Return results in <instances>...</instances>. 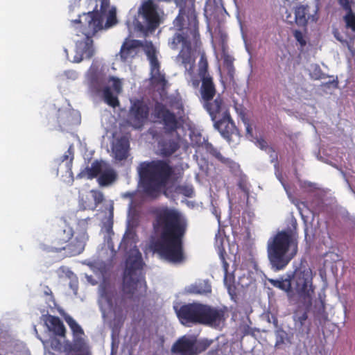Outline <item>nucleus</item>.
Wrapping results in <instances>:
<instances>
[{
    "label": "nucleus",
    "instance_id": "4468645a",
    "mask_svg": "<svg viewBox=\"0 0 355 355\" xmlns=\"http://www.w3.org/2000/svg\"><path fill=\"white\" fill-rule=\"evenodd\" d=\"M138 13L142 17L147 30L154 31L159 26L161 18L159 6L153 0H142Z\"/></svg>",
    "mask_w": 355,
    "mask_h": 355
},
{
    "label": "nucleus",
    "instance_id": "f8f14e48",
    "mask_svg": "<svg viewBox=\"0 0 355 355\" xmlns=\"http://www.w3.org/2000/svg\"><path fill=\"white\" fill-rule=\"evenodd\" d=\"M173 24L177 31H187L188 30L196 44L200 40L198 21L193 8L181 7L178 15L173 21Z\"/></svg>",
    "mask_w": 355,
    "mask_h": 355
},
{
    "label": "nucleus",
    "instance_id": "6e6552de",
    "mask_svg": "<svg viewBox=\"0 0 355 355\" xmlns=\"http://www.w3.org/2000/svg\"><path fill=\"white\" fill-rule=\"evenodd\" d=\"M198 73L202 81L200 90L201 95L200 101L209 114L214 117L216 114L222 110L223 105H225L223 98L220 94H218L216 98L214 99L216 94V89L212 77L208 73V64L207 61L200 66Z\"/></svg>",
    "mask_w": 355,
    "mask_h": 355
},
{
    "label": "nucleus",
    "instance_id": "cd10ccee",
    "mask_svg": "<svg viewBox=\"0 0 355 355\" xmlns=\"http://www.w3.org/2000/svg\"><path fill=\"white\" fill-rule=\"evenodd\" d=\"M74 158V150L72 146H70L68 150L64 153V154L60 157L61 163L64 164L66 171L69 174L71 177L73 176L72 172V164L73 160Z\"/></svg>",
    "mask_w": 355,
    "mask_h": 355
},
{
    "label": "nucleus",
    "instance_id": "9d476101",
    "mask_svg": "<svg viewBox=\"0 0 355 355\" xmlns=\"http://www.w3.org/2000/svg\"><path fill=\"white\" fill-rule=\"evenodd\" d=\"M209 116L214 122V128L229 144L233 141L234 137H240L239 131L232 119L226 105H223L222 110H219L214 117L212 115Z\"/></svg>",
    "mask_w": 355,
    "mask_h": 355
},
{
    "label": "nucleus",
    "instance_id": "a878e982",
    "mask_svg": "<svg viewBox=\"0 0 355 355\" xmlns=\"http://www.w3.org/2000/svg\"><path fill=\"white\" fill-rule=\"evenodd\" d=\"M224 239L221 236L218 237L216 236V246L218 250V253L219 254L220 259L223 263V268L225 274V280L227 279V276L228 274L229 269V263L227 262L225 259V256L227 255L226 251L223 246Z\"/></svg>",
    "mask_w": 355,
    "mask_h": 355
},
{
    "label": "nucleus",
    "instance_id": "49530a36",
    "mask_svg": "<svg viewBox=\"0 0 355 355\" xmlns=\"http://www.w3.org/2000/svg\"><path fill=\"white\" fill-rule=\"evenodd\" d=\"M272 323L275 327L278 326V320L276 317L272 316Z\"/></svg>",
    "mask_w": 355,
    "mask_h": 355
},
{
    "label": "nucleus",
    "instance_id": "473e14b6",
    "mask_svg": "<svg viewBox=\"0 0 355 355\" xmlns=\"http://www.w3.org/2000/svg\"><path fill=\"white\" fill-rule=\"evenodd\" d=\"M116 175L112 170H108L101 173L98 178V183L101 186H107L114 182Z\"/></svg>",
    "mask_w": 355,
    "mask_h": 355
},
{
    "label": "nucleus",
    "instance_id": "412c9836",
    "mask_svg": "<svg viewBox=\"0 0 355 355\" xmlns=\"http://www.w3.org/2000/svg\"><path fill=\"white\" fill-rule=\"evenodd\" d=\"M42 318L49 331L56 336L63 338L66 337V327L59 317L46 314L43 315Z\"/></svg>",
    "mask_w": 355,
    "mask_h": 355
},
{
    "label": "nucleus",
    "instance_id": "f257e3e1",
    "mask_svg": "<svg viewBox=\"0 0 355 355\" xmlns=\"http://www.w3.org/2000/svg\"><path fill=\"white\" fill-rule=\"evenodd\" d=\"M143 261L140 252L129 255L125 261L123 274L121 290L124 295H119L114 287L102 284L99 287V304L103 317L106 309L114 315L115 326H122L125 318V297L139 302L147 294V284L142 274Z\"/></svg>",
    "mask_w": 355,
    "mask_h": 355
},
{
    "label": "nucleus",
    "instance_id": "7c9ffc66",
    "mask_svg": "<svg viewBox=\"0 0 355 355\" xmlns=\"http://www.w3.org/2000/svg\"><path fill=\"white\" fill-rule=\"evenodd\" d=\"M64 319L70 327L74 336H81L84 335L83 329L71 316L65 315Z\"/></svg>",
    "mask_w": 355,
    "mask_h": 355
},
{
    "label": "nucleus",
    "instance_id": "c9c22d12",
    "mask_svg": "<svg viewBox=\"0 0 355 355\" xmlns=\"http://www.w3.org/2000/svg\"><path fill=\"white\" fill-rule=\"evenodd\" d=\"M287 338V333L282 328H279L275 331V346H279L284 343Z\"/></svg>",
    "mask_w": 355,
    "mask_h": 355
},
{
    "label": "nucleus",
    "instance_id": "79ce46f5",
    "mask_svg": "<svg viewBox=\"0 0 355 355\" xmlns=\"http://www.w3.org/2000/svg\"><path fill=\"white\" fill-rule=\"evenodd\" d=\"M324 85L328 88L330 87L331 85L333 86L334 88H337L338 86V82L337 80H334L332 81H329L324 84Z\"/></svg>",
    "mask_w": 355,
    "mask_h": 355
},
{
    "label": "nucleus",
    "instance_id": "de8ad7c7",
    "mask_svg": "<svg viewBox=\"0 0 355 355\" xmlns=\"http://www.w3.org/2000/svg\"><path fill=\"white\" fill-rule=\"evenodd\" d=\"M192 192H193L192 189H188L187 190L186 195H187V196H190V194H191Z\"/></svg>",
    "mask_w": 355,
    "mask_h": 355
},
{
    "label": "nucleus",
    "instance_id": "5701e85b",
    "mask_svg": "<svg viewBox=\"0 0 355 355\" xmlns=\"http://www.w3.org/2000/svg\"><path fill=\"white\" fill-rule=\"evenodd\" d=\"M129 141L125 137H121L113 144L112 151L116 159L122 161L128 156Z\"/></svg>",
    "mask_w": 355,
    "mask_h": 355
},
{
    "label": "nucleus",
    "instance_id": "bb28decb",
    "mask_svg": "<svg viewBox=\"0 0 355 355\" xmlns=\"http://www.w3.org/2000/svg\"><path fill=\"white\" fill-rule=\"evenodd\" d=\"M180 148L179 143L174 139L164 141L160 144L161 154L164 157H169Z\"/></svg>",
    "mask_w": 355,
    "mask_h": 355
},
{
    "label": "nucleus",
    "instance_id": "ddd939ff",
    "mask_svg": "<svg viewBox=\"0 0 355 355\" xmlns=\"http://www.w3.org/2000/svg\"><path fill=\"white\" fill-rule=\"evenodd\" d=\"M207 339L198 341L196 338L183 336L173 345L171 352L177 355H198L205 352L211 345Z\"/></svg>",
    "mask_w": 355,
    "mask_h": 355
},
{
    "label": "nucleus",
    "instance_id": "c85d7f7f",
    "mask_svg": "<svg viewBox=\"0 0 355 355\" xmlns=\"http://www.w3.org/2000/svg\"><path fill=\"white\" fill-rule=\"evenodd\" d=\"M307 6L301 5L295 10V20L297 25L306 26L307 24Z\"/></svg>",
    "mask_w": 355,
    "mask_h": 355
},
{
    "label": "nucleus",
    "instance_id": "c03bdc74",
    "mask_svg": "<svg viewBox=\"0 0 355 355\" xmlns=\"http://www.w3.org/2000/svg\"><path fill=\"white\" fill-rule=\"evenodd\" d=\"M44 294L45 295H52V291L50 288L47 286H44Z\"/></svg>",
    "mask_w": 355,
    "mask_h": 355
},
{
    "label": "nucleus",
    "instance_id": "20e7f679",
    "mask_svg": "<svg viewBox=\"0 0 355 355\" xmlns=\"http://www.w3.org/2000/svg\"><path fill=\"white\" fill-rule=\"evenodd\" d=\"M298 232L296 219L291 227L279 231L271 237L267 245L268 258L275 271L284 269L298 252Z\"/></svg>",
    "mask_w": 355,
    "mask_h": 355
},
{
    "label": "nucleus",
    "instance_id": "c756f323",
    "mask_svg": "<svg viewBox=\"0 0 355 355\" xmlns=\"http://www.w3.org/2000/svg\"><path fill=\"white\" fill-rule=\"evenodd\" d=\"M102 92L104 101L108 105L112 107H116L119 105L118 97L112 94L109 87H105Z\"/></svg>",
    "mask_w": 355,
    "mask_h": 355
},
{
    "label": "nucleus",
    "instance_id": "1a4fd4ad",
    "mask_svg": "<svg viewBox=\"0 0 355 355\" xmlns=\"http://www.w3.org/2000/svg\"><path fill=\"white\" fill-rule=\"evenodd\" d=\"M295 293L307 308L312 305L315 295L313 275L310 269H297L292 274V295Z\"/></svg>",
    "mask_w": 355,
    "mask_h": 355
},
{
    "label": "nucleus",
    "instance_id": "9b49d317",
    "mask_svg": "<svg viewBox=\"0 0 355 355\" xmlns=\"http://www.w3.org/2000/svg\"><path fill=\"white\" fill-rule=\"evenodd\" d=\"M192 42L196 43L191 35L187 31H176L168 40V45L171 49L180 51L177 55V60L187 67L191 60Z\"/></svg>",
    "mask_w": 355,
    "mask_h": 355
},
{
    "label": "nucleus",
    "instance_id": "72a5a7b5",
    "mask_svg": "<svg viewBox=\"0 0 355 355\" xmlns=\"http://www.w3.org/2000/svg\"><path fill=\"white\" fill-rule=\"evenodd\" d=\"M102 162L95 160L92 163L91 166L87 168L88 178L90 179L96 178L101 173Z\"/></svg>",
    "mask_w": 355,
    "mask_h": 355
},
{
    "label": "nucleus",
    "instance_id": "58836bf2",
    "mask_svg": "<svg viewBox=\"0 0 355 355\" xmlns=\"http://www.w3.org/2000/svg\"><path fill=\"white\" fill-rule=\"evenodd\" d=\"M340 8L345 10H350L352 9V5L354 3L353 0H336Z\"/></svg>",
    "mask_w": 355,
    "mask_h": 355
},
{
    "label": "nucleus",
    "instance_id": "0eeeda50",
    "mask_svg": "<svg viewBox=\"0 0 355 355\" xmlns=\"http://www.w3.org/2000/svg\"><path fill=\"white\" fill-rule=\"evenodd\" d=\"M153 115L157 121L163 125L166 133L176 132L182 125L184 115V108L180 98L175 96L168 99L167 105L156 102Z\"/></svg>",
    "mask_w": 355,
    "mask_h": 355
},
{
    "label": "nucleus",
    "instance_id": "e433bc0d",
    "mask_svg": "<svg viewBox=\"0 0 355 355\" xmlns=\"http://www.w3.org/2000/svg\"><path fill=\"white\" fill-rule=\"evenodd\" d=\"M293 36L296 41L300 44L301 47H304L306 45V41L304 38L303 33L300 30H295L293 31Z\"/></svg>",
    "mask_w": 355,
    "mask_h": 355
},
{
    "label": "nucleus",
    "instance_id": "4be33fe9",
    "mask_svg": "<svg viewBox=\"0 0 355 355\" xmlns=\"http://www.w3.org/2000/svg\"><path fill=\"white\" fill-rule=\"evenodd\" d=\"M202 147L207 153L214 157L220 164L229 168L230 171H234L238 169L239 166L237 163L229 157H224L211 143L206 141L203 143Z\"/></svg>",
    "mask_w": 355,
    "mask_h": 355
},
{
    "label": "nucleus",
    "instance_id": "a211bd4d",
    "mask_svg": "<svg viewBox=\"0 0 355 355\" xmlns=\"http://www.w3.org/2000/svg\"><path fill=\"white\" fill-rule=\"evenodd\" d=\"M146 56L150 64V79L152 81L162 87L167 84L165 75L160 72V64L157 58V51L154 46L151 44L147 46Z\"/></svg>",
    "mask_w": 355,
    "mask_h": 355
},
{
    "label": "nucleus",
    "instance_id": "f704fd0d",
    "mask_svg": "<svg viewBox=\"0 0 355 355\" xmlns=\"http://www.w3.org/2000/svg\"><path fill=\"white\" fill-rule=\"evenodd\" d=\"M345 12L346 14L343 17L345 26L347 28L351 29L355 33V13L353 12L352 9Z\"/></svg>",
    "mask_w": 355,
    "mask_h": 355
},
{
    "label": "nucleus",
    "instance_id": "aec40b11",
    "mask_svg": "<svg viewBox=\"0 0 355 355\" xmlns=\"http://www.w3.org/2000/svg\"><path fill=\"white\" fill-rule=\"evenodd\" d=\"M88 86L91 92L99 94L106 83L105 76L98 71V66L92 64L87 73Z\"/></svg>",
    "mask_w": 355,
    "mask_h": 355
},
{
    "label": "nucleus",
    "instance_id": "7ed1b4c3",
    "mask_svg": "<svg viewBox=\"0 0 355 355\" xmlns=\"http://www.w3.org/2000/svg\"><path fill=\"white\" fill-rule=\"evenodd\" d=\"M87 12L78 15V18L71 21V27L78 36L83 35L85 39L78 41L77 49L80 53L76 60L79 62L83 57L90 59L94 55L92 37L103 29L110 28L118 23L116 9L110 7V0H86Z\"/></svg>",
    "mask_w": 355,
    "mask_h": 355
},
{
    "label": "nucleus",
    "instance_id": "37998d69",
    "mask_svg": "<svg viewBox=\"0 0 355 355\" xmlns=\"http://www.w3.org/2000/svg\"><path fill=\"white\" fill-rule=\"evenodd\" d=\"M258 144L261 149H264L268 147V144L264 139L258 140Z\"/></svg>",
    "mask_w": 355,
    "mask_h": 355
},
{
    "label": "nucleus",
    "instance_id": "6ab92c4d",
    "mask_svg": "<svg viewBox=\"0 0 355 355\" xmlns=\"http://www.w3.org/2000/svg\"><path fill=\"white\" fill-rule=\"evenodd\" d=\"M89 220V218L78 220L77 230L80 232L74 242L67 245V249H68L73 255L79 254L84 250L85 243L88 239L87 229L88 220Z\"/></svg>",
    "mask_w": 355,
    "mask_h": 355
},
{
    "label": "nucleus",
    "instance_id": "8fccbe9b",
    "mask_svg": "<svg viewBox=\"0 0 355 355\" xmlns=\"http://www.w3.org/2000/svg\"><path fill=\"white\" fill-rule=\"evenodd\" d=\"M80 0H78V1L79 2Z\"/></svg>",
    "mask_w": 355,
    "mask_h": 355
},
{
    "label": "nucleus",
    "instance_id": "a18cd8bd",
    "mask_svg": "<svg viewBox=\"0 0 355 355\" xmlns=\"http://www.w3.org/2000/svg\"><path fill=\"white\" fill-rule=\"evenodd\" d=\"M246 131L247 134L252 136V128L250 124H247L246 125Z\"/></svg>",
    "mask_w": 355,
    "mask_h": 355
},
{
    "label": "nucleus",
    "instance_id": "b1692460",
    "mask_svg": "<svg viewBox=\"0 0 355 355\" xmlns=\"http://www.w3.org/2000/svg\"><path fill=\"white\" fill-rule=\"evenodd\" d=\"M187 292L191 294L207 295L211 293V286L209 280H200L190 285Z\"/></svg>",
    "mask_w": 355,
    "mask_h": 355
},
{
    "label": "nucleus",
    "instance_id": "393cba45",
    "mask_svg": "<svg viewBox=\"0 0 355 355\" xmlns=\"http://www.w3.org/2000/svg\"><path fill=\"white\" fill-rule=\"evenodd\" d=\"M269 282L274 287L285 291L288 296H292V275L286 279H270Z\"/></svg>",
    "mask_w": 355,
    "mask_h": 355
},
{
    "label": "nucleus",
    "instance_id": "2eb2a0df",
    "mask_svg": "<svg viewBox=\"0 0 355 355\" xmlns=\"http://www.w3.org/2000/svg\"><path fill=\"white\" fill-rule=\"evenodd\" d=\"M148 116L149 107L142 100L137 99L132 103L128 112V119L133 128H142Z\"/></svg>",
    "mask_w": 355,
    "mask_h": 355
},
{
    "label": "nucleus",
    "instance_id": "dca6fc26",
    "mask_svg": "<svg viewBox=\"0 0 355 355\" xmlns=\"http://www.w3.org/2000/svg\"><path fill=\"white\" fill-rule=\"evenodd\" d=\"M73 232L71 227L65 223L58 225L55 227L52 240V252H61L66 250L67 246V243L72 238Z\"/></svg>",
    "mask_w": 355,
    "mask_h": 355
},
{
    "label": "nucleus",
    "instance_id": "ea45409f",
    "mask_svg": "<svg viewBox=\"0 0 355 355\" xmlns=\"http://www.w3.org/2000/svg\"><path fill=\"white\" fill-rule=\"evenodd\" d=\"M92 193L95 203V206L96 207L103 201V194L101 191L94 190H92Z\"/></svg>",
    "mask_w": 355,
    "mask_h": 355
},
{
    "label": "nucleus",
    "instance_id": "f3484780",
    "mask_svg": "<svg viewBox=\"0 0 355 355\" xmlns=\"http://www.w3.org/2000/svg\"><path fill=\"white\" fill-rule=\"evenodd\" d=\"M154 46L152 42L143 41L139 40L126 39L123 43L120 49V56L123 61H126L130 58H134L138 55L140 49H142L146 54V49L149 45Z\"/></svg>",
    "mask_w": 355,
    "mask_h": 355
},
{
    "label": "nucleus",
    "instance_id": "423d86ee",
    "mask_svg": "<svg viewBox=\"0 0 355 355\" xmlns=\"http://www.w3.org/2000/svg\"><path fill=\"white\" fill-rule=\"evenodd\" d=\"M227 313L225 306L215 307L196 302L182 305L176 311L180 322L187 327L199 324L218 327L225 322Z\"/></svg>",
    "mask_w": 355,
    "mask_h": 355
},
{
    "label": "nucleus",
    "instance_id": "39448f33",
    "mask_svg": "<svg viewBox=\"0 0 355 355\" xmlns=\"http://www.w3.org/2000/svg\"><path fill=\"white\" fill-rule=\"evenodd\" d=\"M137 171L144 193L153 198L166 188L175 173L170 162L164 159L142 162Z\"/></svg>",
    "mask_w": 355,
    "mask_h": 355
},
{
    "label": "nucleus",
    "instance_id": "4c0bfd02",
    "mask_svg": "<svg viewBox=\"0 0 355 355\" xmlns=\"http://www.w3.org/2000/svg\"><path fill=\"white\" fill-rule=\"evenodd\" d=\"M233 61L234 59L232 56L229 55H225L224 56L223 63L230 73L234 71Z\"/></svg>",
    "mask_w": 355,
    "mask_h": 355
},
{
    "label": "nucleus",
    "instance_id": "2f4dec72",
    "mask_svg": "<svg viewBox=\"0 0 355 355\" xmlns=\"http://www.w3.org/2000/svg\"><path fill=\"white\" fill-rule=\"evenodd\" d=\"M306 309L307 310L305 311L297 310L293 314V320L295 325H297L299 329L303 327L306 320L308 319V311L309 308L306 307Z\"/></svg>",
    "mask_w": 355,
    "mask_h": 355
},
{
    "label": "nucleus",
    "instance_id": "f03ea898",
    "mask_svg": "<svg viewBox=\"0 0 355 355\" xmlns=\"http://www.w3.org/2000/svg\"><path fill=\"white\" fill-rule=\"evenodd\" d=\"M153 230L159 235L151 248L166 260L178 263L184 259L183 239L187 230V219L176 209L162 207L155 212Z\"/></svg>",
    "mask_w": 355,
    "mask_h": 355
},
{
    "label": "nucleus",
    "instance_id": "09e8293b",
    "mask_svg": "<svg viewBox=\"0 0 355 355\" xmlns=\"http://www.w3.org/2000/svg\"><path fill=\"white\" fill-rule=\"evenodd\" d=\"M74 8H75V6H71L69 7V10L71 11V12H73L74 11Z\"/></svg>",
    "mask_w": 355,
    "mask_h": 355
},
{
    "label": "nucleus",
    "instance_id": "a19ab883",
    "mask_svg": "<svg viewBox=\"0 0 355 355\" xmlns=\"http://www.w3.org/2000/svg\"><path fill=\"white\" fill-rule=\"evenodd\" d=\"M113 83L112 87L113 89L119 94L122 91V85L120 80L117 78H112Z\"/></svg>",
    "mask_w": 355,
    "mask_h": 355
}]
</instances>
